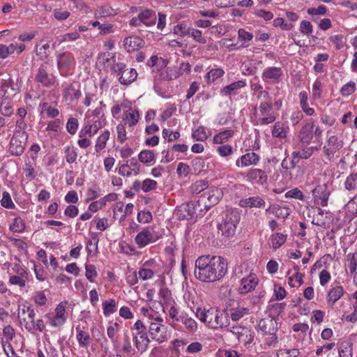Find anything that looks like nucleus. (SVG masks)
I'll return each mask as SVG.
<instances>
[{"label": "nucleus", "instance_id": "1", "mask_svg": "<svg viewBox=\"0 0 357 357\" xmlns=\"http://www.w3.org/2000/svg\"><path fill=\"white\" fill-rule=\"evenodd\" d=\"M194 275L202 282H215L227 272V261L220 256L203 255L195 261Z\"/></svg>", "mask_w": 357, "mask_h": 357}, {"label": "nucleus", "instance_id": "2", "mask_svg": "<svg viewBox=\"0 0 357 357\" xmlns=\"http://www.w3.org/2000/svg\"><path fill=\"white\" fill-rule=\"evenodd\" d=\"M196 317L208 327L213 329L224 328L229 325L228 315L214 307L202 309L198 307Z\"/></svg>", "mask_w": 357, "mask_h": 357}, {"label": "nucleus", "instance_id": "3", "mask_svg": "<svg viewBox=\"0 0 357 357\" xmlns=\"http://www.w3.org/2000/svg\"><path fill=\"white\" fill-rule=\"evenodd\" d=\"M322 130L319 126H315L314 122L306 123L301 128L299 133L300 141L303 144L310 143L321 144Z\"/></svg>", "mask_w": 357, "mask_h": 357}, {"label": "nucleus", "instance_id": "4", "mask_svg": "<svg viewBox=\"0 0 357 357\" xmlns=\"http://www.w3.org/2000/svg\"><path fill=\"white\" fill-rule=\"evenodd\" d=\"M239 220L240 216L238 213L234 211L226 213L218 225L219 231L226 237L232 236L235 234Z\"/></svg>", "mask_w": 357, "mask_h": 357}, {"label": "nucleus", "instance_id": "5", "mask_svg": "<svg viewBox=\"0 0 357 357\" xmlns=\"http://www.w3.org/2000/svg\"><path fill=\"white\" fill-rule=\"evenodd\" d=\"M27 134L25 131L15 132L10 142L9 150L12 155H21L24 151Z\"/></svg>", "mask_w": 357, "mask_h": 357}, {"label": "nucleus", "instance_id": "6", "mask_svg": "<svg viewBox=\"0 0 357 357\" xmlns=\"http://www.w3.org/2000/svg\"><path fill=\"white\" fill-rule=\"evenodd\" d=\"M272 110V102H261L259 107V117L257 120L258 123L260 125H268L275 121V116Z\"/></svg>", "mask_w": 357, "mask_h": 357}, {"label": "nucleus", "instance_id": "7", "mask_svg": "<svg viewBox=\"0 0 357 357\" xmlns=\"http://www.w3.org/2000/svg\"><path fill=\"white\" fill-rule=\"evenodd\" d=\"M222 195L220 189L216 188H211L202 195L200 199L198 201V204L202 202L206 208H209L219 202Z\"/></svg>", "mask_w": 357, "mask_h": 357}, {"label": "nucleus", "instance_id": "8", "mask_svg": "<svg viewBox=\"0 0 357 357\" xmlns=\"http://www.w3.org/2000/svg\"><path fill=\"white\" fill-rule=\"evenodd\" d=\"M48 71V66L46 63L40 65L35 78L36 82L46 88L52 87L56 82V77Z\"/></svg>", "mask_w": 357, "mask_h": 357}, {"label": "nucleus", "instance_id": "9", "mask_svg": "<svg viewBox=\"0 0 357 357\" xmlns=\"http://www.w3.org/2000/svg\"><path fill=\"white\" fill-rule=\"evenodd\" d=\"M149 331L151 338L159 343H162L167 339V328L160 323H151Z\"/></svg>", "mask_w": 357, "mask_h": 357}, {"label": "nucleus", "instance_id": "10", "mask_svg": "<svg viewBox=\"0 0 357 357\" xmlns=\"http://www.w3.org/2000/svg\"><path fill=\"white\" fill-rule=\"evenodd\" d=\"M246 178L252 183L264 185L267 182L268 174L261 169L251 168L248 171Z\"/></svg>", "mask_w": 357, "mask_h": 357}, {"label": "nucleus", "instance_id": "11", "mask_svg": "<svg viewBox=\"0 0 357 357\" xmlns=\"http://www.w3.org/2000/svg\"><path fill=\"white\" fill-rule=\"evenodd\" d=\"M283 75V70L280 67L271 66L265 68L262 73L261 77L265 82L272 83L278 82Z\"/></svg>", "mask_w": 357, "mask_h": 357}, {"label": "nucleus", "instance_id": "12", "mask_svg": "<svg viewBox=\"0 0 357 357\" xmlns=\"http://www.w3.org/2000/svg\"><path fill=\"white\" fill-rule=\"evenodd\" d=\"M151 230L149 227H147L135 236V241L139 248H144L149 243L155 241Z\"/></svg>", "mask_w": 357, "mask_h": 357}, {"label": "nucleus", "instance_id": "13", "mask_svg": "<svg viewBox=\"0 0 357 357\" xmlns=\"http://www.w3.org/2000/svg\"><path fill=\"white\" fill-rule=\"evenodd\" d=\"M258 284V278L254 274H250L241 280L238 291L241 294H245L255 289Z\"/></svg>", "mask_w": 357, "mask_h": 357}, {"label": "nucleus", "instance_id": "14", "mask_svg": "<svg viewBox=\"0 0 357 357\" xmlns=\"http://www.w3.org/2000/svg\"><path fill=\"white\" fill-rule=\"evenodd\" d=\"M56 60L59 70H68L75 63L74 56L68 52L58 54Z\"/></svg>", "mask_w": 357, "mask_h": 357}, {"label": "nucleus", "instance_id": "15", "mask_svg": "<svg viewBox=\"0 0 357 357\" xmlns=\"http://www.w3.org/2000/svg\"><path fill=\"white\" fill-rule=\"evenodd\" d=\"M66 308L62 303H59L55 309V315L50 319V324L53 327H59L66 321Z\"/></svg>", "mask_w": 357, "mask_h": 357}, {"label": "nucleus", "instance_id": "16", "mask_svg": "<svg viewBox=\"0 0 357 357\" xmlns=\"http://www.w3.org/2000/svg\"><path fill=\"white\" fill-rule=\"evenodd\" d=\"M144 45V40L138 36H129L123 40V46L128 52L137 51Z\"/></svg>", "mask_w": 357, "mask_h": 357}, {"label": "nucleus", "instance_id": "17", "mask_svg": "<svg viewBox=\"0 0 357 357\" xmlns=\"http://www.w3.org/2000/svg\"><path fill=\"white\" fill-rule=\"evenodd\" d=\"M259 161V156L255 152H249L241 155L236 161L238 167L256 165Z\"/></svg>", "mask_w": 357, "mask_h": 357}, {"label": "nucleus", "instance_id": "18", "mask_svg": "<svg viewBox=\"0 0 357 357\" xmlns=\"http://www.w3.org/2000/svg\"><path fill=\"white\" fill-rule=\"evenodd\" d=\"M238 206L243 208H264L266 202L264 199L259 196L250 197L239 200Z\"/></svg>", "mask_w": 357, "mask_h": 357}, {"label": "nucleus", "instance_id": "19", "mask_svg": "<svg viewBox=\"0 0 357 357\" xmlns=\"http://www.w3.org/2000/svg\"><path fill=\"white\" fill-rule=\"evenodd\" d=\"M343 146V142L339 140L336 135H333L329 137L327 141V144L324 147L325 153L330 156L333 155L335 152L339 151Z\"/></svg>", "mask_w": 357, "mask_h": 357}, {"label": "nucleus", "instance_id": "20", "mask_svg": "<svg viewBox=\"0 0 357 357\" xmlns=\"http://www.w3.org/2000/svg\"><path fill=\"white\" fill-rule=\"evenodd\" d=\"M139 119V112L132 107H130L123 113V122L125 126L128 125L129 127H133L137 124Z\"/></svg>", "mask_w": 357, "mask_h": 357}, {"label": "nucleus", "instance_id": "21", "mask_svg": "<svg viewBox=\"0 0 357 357\" xmlns=\"http://www.w3.org/2000/svg\"><path fill=\"white\" fill-rule=\"evenodd\" d=\"M276 324V321L272 317H267L259 321L258 327L264 334H272L277 330Z\"/></svg>", "mask_w": 357, "mask_h": 357}, {"label": "nucleus", "instance_id": "22", "mask_svg": "<svg viewBox=\"0 0 357 357\" xmlns=\"http://www.w3.org/2000/svg\"><path fill=\"white\" fill-rule=\"evenodd\" d=\"M134 340L136 348L142 353L146 350L150 342L146 333L143 332H137L134 337Z\"/></svg>", "mask_w": 357, "mask_h": 357}, {"label": "nucleus", "instance_id": "23", "mask_svg": "<svg viewBox=\"0 0 357 357\" xmlns=\"http://www.w3.org/2000/svg\"><path fill=\"white\" fill-rule=\"evenodd\" d=\"M142 24L151 26L155 24V12L153 10L145 9L138 14Z\"/></svg>", "mask_w": 357, "mask_h": 357}, {"label": "nucleus", "instance_id": "24", "mask_svg": "<svg viewBox=\"0 0 357 357\" xmlns=\"http://www.w3.org/2000/svg\"><path fill=\"white\" fill-rule=\"evenodd\" d=\"M246 86V82L244 80H239L231 83L221 89V94L223 96L235 95L236 91Z\"/></svg>", "mask_w": 357, "mask_h": 357}, {"label": "nucleus", "instance_id": "25", "mask_svg": "<svg viewBox=\"0 0 357 357\" xmlns=\"http://www.w3.org/2000/svg\"><path fill=\"white\" fill-rule=\"evenodd\" d=\"M137 75L135 69L128 68L123 75L119 77V81L121 84L128 86L136 80Z\"/></svg>", "mask_w": 357, "mask_h": 357}, {"label": "nucleus", "instance_id": "26", "mask_svg": "<svg viewBox=\"0 0 357 357\" xmlns=\"http://www.w3.org/2000/svg\"><path fill=\"white\" fill-rule=\"evenodd\" d=\"M36 312L35 310H29V314L26 317H21L19 315V320L22 324L24 325L26 330L29 332H32L34 330Z\"/></svg>", "mask_w": 357, "mask_h": 357}, {"label": "nucleus", "instance_id": "27", "mask_svg": "<svg viewBox=\"0 0 357 357\" xmlns=\"http://www.w3.org/2000/svg\"><path fill=\"white\" fill-rule=\"evenodd\" d=\"M344 294L343 287L337 286L332 288L328 293V303L333 305Z\"/></svg>", "mask_w": 357, "mask_h": 357}, {"label": "nucleus", "instance_id": "28", "mask_svg": "<svg viewBox=\"0 0 357 357\" xmlns=\"http://www.w3.org/2000/svg\"><path fill=\"white\" fill-rule=\"evenodd\" d=\"M80 96V91L76 89L73 84L66 88L63 92V97L66 100L73 101L78 100Z\"/></svg>", "mask_w": 357, "mask_h": 357}, {"label": "nucleus", "instance_id": "29", "mask_svg": "<svg viewBox=\"0 0 357 357\" xmlns=\"http://www.w3.org/2000/svg\"><path fill=\"white\" fill-rule=\"evenodd\" d=\"M153 262V260H149L144 263L142 267L138 272L139 278L142 280H146L153 278L154 272L149 268Z\"/></svg>", "mask_w": 357, "mask_h": 357}, {"label": "nucleus", "instance_id": "30", "mask_svg": "<svg viewBox=\"0 0 357 357\" xmlns=\"http://www.w3.org/2000/svg\"><path fill=\"white\" fill-rule=\"evenodd\" d=\"M77 330V335L76 338L79 343V347H88L90 344L91 337L89 333L85 331L80 330L79 327L76 328Z\"/></svg>", "mask_w": 357, "mask_h": 357}, {"label": "nucleus", "instance_id": "31", "mask_svg": "<svg viewBox=\"0 0 357 357\" xmlns=\"http://www.w3.org/2000/svg\"><path fill=\"white\" fill-rule=\"evenodd\" d=\"M287 236L282 233H276L271 236V247L274 250H277L287 241Z\"/></svg>", "mask_w": 357, "mask_h": 357}, {"label": "nucleus", "instance_id": "32", "mask_svg": "<svg viewBox=\"0 0 357 357\" xmlns=\"http://www.w3.org/2000/svg\"><path fill=\"white\" fill-rule=\"evenodd\" d=\"M114 196V194H109L107 196L100 199L99 200L92 202L89 205V209L93 212L98 211V210L101 209L103 206H105L107 202L110 200L111 197H113Z\"/></svg>", "mask_w": 357, "mask_h": 357}, {"label": "nucleus", "instance_id": "33", "mask_svg": "<svg viewBox=\"0 0 357 357\" xmlns=\"http://www.w3.org/2000/svg\"><path fill=\"white\" fill-rule=\"evenodd\" d=\"M271 213L278 218H287L291 213V210L287 206H280L279 205L273 206L271 208Z\"/></svg>", "mask_w": 357, "mask_h": 357}, {"label": "nucleus", "instance_id": "34", "mask_svg": "<svg viewBox=\"0 0 357 357\" xmlns=\"http://www.w3.org/2000/svg\"><path fill=\"white\" fill-rule=\"evenodd\" d=\"M272 135L274 137L285 138L287 137V128L284 124L280 121L276 122L273 126Z\"/></svg>", "mask_w": 357, "mask_h": 357}, {"label": "nucleus", "instance_id": "35", "mask_svg": "<svg viewBox=\"0 0 357 357\" xmlns=\"http://www.w3.org/2000/svg\"><path fill=\"white\" fill-rule=\"evenodd\" d=\"M249 313L247 307H238L230 310V318L234 321H237Z\"/></svg>", "mask_w": 357, "mask_h": 357}, {"label": "nucleus", "instance_id": "36", "mask_svg": "<svg viewBox=\"0 0 357 357\" xmlns=\"http://www.w3.org/2000/svg\"><path fill=\"white\" fill-rule=\"evenodd\" d=\"M232 130H226L222 131L213 137V142L214 144H222L234 135Z\"/></svg>", "mask_w": 357, "mask_h": 357}, {"label": "nucleus", "instance_id": "37", "mask_svg": "<svg viewBox=\"0 0 357 357\" xmlns=\"http://www.w3.org/2000/svg\"><path fill=\"white\" fill-rule=\"evenodd\" d=\"M227 328V331L231 333L234 335L238 342L242 340V337L244 335L245 332L246 331V328L241 326L234 325L231 327L229 326L228 327H225Z\"/></svg>", "mask_w": 357, "mask_h": 357}, {"label": "nucleus", "instance_id": "38", "mask_svg": "<svg viewBox=\"0 0 357 357\" xmlns=\"http://www.w3.org/2000/svg\"><path fill=\"white\" fill-rule=\"evenodd\" d=\"M109 131L105 130L102 135H100L98 137L95 146V149L96 152H100L105 147L107 142L109 138Z\"/></svg>", "mask_w": 357, "mask_h": 357}, {"label": "nucleus", "instance_id": "39", "mask_svg": "<svg viewBox=\"0 0 357 357\" xmlns=\"http://www.w3.org/2000/svg\"><path fill=\"white\" fill-rule=\"evenodd\" d=\"M64 153L66 162L69 164L73 163L76 161L77 158V152L75 147L73 146H67L64 149Z\"/></svg>", "mask_w": 357, "mask_h": 357}, {"label": "nucleus", "instance_id": "40", "mask_svg": "<svg viewBox=\"0 0 357 357\" xmlns=\"http://www.w3.org/2000/svg\"><path fill=\"white\" fill-rule=\"evenodd\" d=\"M352 344L350 342H342L339 348L340 357H352Z\"/></svg>", "mask_w": 357, "mask_h": 357}, {"label": "nucleus", "instance_id": "41", "mask_svg": "<svg viewBox=\"0 0 357 357\" xmlns=\"http://www.w3.org/2000/svg\"><path fill=\"white\" fill-rule=\"evenodd\" d=\"M139 160L142 163H148L155 160V155L153 151L143 150L138 155Z\"/></svg>", "mask_w": 357, "mask_h": 357}, {"label": "nucleus", "instance_id": "42", "mask_svg": "<svg viewBox=\"0 0 357 357\" xmlns=\"http://www.w3.org/2000/svg\"><path fill=\"white\" fill-rule=\"evenodd\" d=\"M224 73V70L221 68L212 69L206 73L205 79L207 81V82H213L218 78L223 76Z\"/></svg>", "mask_w": 357, "mask_h": 357}, {"label": "nucleus", "instance_id": "43", "mask_svg": "<svg viewBox=\"0 0 357 357\" xmlns=\"http://www.w3.org/2000/svg\"><path fill=\"white\" fill-rule=\"evenodd\" d=\"M25 229V223L21 218H14L12 224L10 225V229L12 231L21 233L23 232Z\"/></svg>", "mask_w": 357, "mask_h": 357}, {"label": "nucleus", "instance_id": "44", "mask_svg": "<svg viewBox=\"0 0 357 357\" xmlns=\"http://www.w3.org/2000/svg\"><path fill=\"white\" fill-rule=\"evenodd\" d=\"M322 83L317 79L312 88V98L314 100L320 99L322 97Z\"/></svg>", "mask_w": 357, "mask_h": 357}, {"label": "nucleus", "instance_id": "45", "mask_svg": "<svg viewBox=\"0 0 357 357\" xmlns=\"http://www.w3.org/2000/svg\"><path fill=\"white\" fill-rule=\"evenodd\" d=\"M104 314L107 317L116 311V302L114 299H110L102 303Z\"/></svg>", "mask_w": 357, "mask_h": 357}, {"label": "nucleus", "instance_id": "46", "mask_svg": "<svg viewBox=\"0 0 357 357\" xmlns=\"http://www.w3.org/2000/svg\"><path fill=\"white\" fill-rule=\"evenodd\" d=\"M231 39L229 38H224L221 41H220V44L226 47L229 51L232 50H238L241 48L246 47L248 46V45H245L244 43H242L241 45H238L237 43H231Z\"/></svg>", "mask_w": 357, "mask_h": 357}, {"label": "nucleus", "instance_id": "47", "mask_svg": "<svg viewBox=\"0 0 357 357\" xmlns=\"http://www.w3.org/2000/svg\"><path fill=\"white\" fill-rule=\"evenodd\" d=\"M180 321H182L189 333H193L197 330V324L195 319L182 317Z\"/></svg>", "mask_w": 357, "mask_h": 357}, {"label": "nucleus", "instance_id": "48", "mask_svg": "<svg viewBox=\"0 0 357 357\" xmlns=\"http://www.w3.org/2000/svg\"><path fill=\"white\" fill-rule=\"evenodd\" d=\"M344 187L347 190L357 189V173L351 174L344 182Z\"/></svg>", "mask_w": 357, "mask_h": 357}, {"label": "nucleus", "instance_id": "49", "mask_svg": "<svg viewBox=\"0 0 357 357\" xmlns=\"http://www.w3.org/2000/svg\"><path fill=\"white\" fill-rule=\"evenodd\" d=\"M41 112H45L48 117L50 118H55L59 115V110L50 105L48 102H43L41 105Z\"/></svg>", "mask_w": 357, "mask_h": 357}, {"label": "nucleus", "instance_id": "50", "mask_svg": "<svg viewBox=\"0 0 357 357\" xmlns=\"http://www.w3.org/2000/svg\"><path fill=\"white\" fill-rule=\"evenodd\" d=\"M192 137L197 141L203 142L208 137V135L205 127L199 126L197 129L192 132Z\"/></svg>", "mask_w": 357, "mask_h": 357}, {"label": "nucleus", "instance_id": "51", "mask_svg": "<svg viewBox=\"0 0 357 357\" xmlns=\"http://www.w3.org/2000/svg\"><path fill=\"white\" fill-rule=\"evenodd\" d=\"M190 29L191 28L188 27L186 24L180 23L174 27V33L177 36L184 37L189 36Z\"/></svg>", "mask_w": 357, "mask_h": 357}, {"label": "nucleus", "instance_id": "52", "mask_svg": "<svg viewBox=\"0 0 357 357\" xmlns=\"http://www.w3.org/2000/svg\"><path fill=\"white\" fill-rule=\"evenodd\" d=\"M347 259L351 273H355L357 268V252L349 253Z\"/></svg>", "mask_w": 357, "mask_h": 357}, {"label": "nucleus", "instance_id": "53", "mask_svg": "<svg viewBox=\"0 0 357 357\" xmlns=\"http://www.w3.org/2000/svg\"><path fill=\"white\" fill-rule=\"evenodd\" d=\"M356 91V83L350 81L345 84L340 89V93L342 96L346 97L354 93Z\"/></svg>", "mask_w": 357, "mask_h": 357}, {"label": "nucleus", "instance_id": "54", "mask_svg": "<svg viewBox=\"0 0 357 357\" xmlns=\"http://www.w3.org/2000/svg\"><path fill=\"white\" fill-rule=\"evenodd\" d=\"M113 14V9L108 6H104L98 8L94 13L96 18L110 16Z\"/></svg>", "mask_w": 357, "mask_h": 357}, {"label": "nucleus", "instance_id": "55", "mask_svg": "<svg viewBox=\"0 0 357 357\" xmlns=\"http://www.w3.org/2000/svg\"><path fill=\"white\" fill-rule=\"evenodd\" d=\"M157 182L154 180L146 178L142 183V190L144 192H148L156 188Z\"/></svg>", "mask_w": 357, "mask_h": 357}, {"label": "nucleus", "instance_id": "56", "mask_svg": "<svg viewBox=\"0 0 357 357\" xmlns=\"http://www.w3.org/2000/svg\"><path fill=\"white\" fill-rule=\"evenodd\" d=\"M2 206L6 208H14L15 204L11 199V197L8 192H3L2 199L1 200Z\"/></svg>", "mask_w": 357, "mask_h": 357}, {"label": "nucleus", "instance_id": "57", "mask_svg": "<svg viewBox=\"0 0 357 357\" xmlns=\"http://www.w3.org/2000/svg\"><path fill=\"white\" fill-rule=\"evenodd\" d=\"M299 31L304 35H310L312 33L313 26L310 21L303 20L300 23Z\"/></svg>", "mask_w": 357, "mask_h": 357}, {"label": "nucleus", "instance_id": "58", "mask_svg": "<svg viewBox=\"0 0 357 357\" xmlns=\"http://www.w3.org/2000/svg\"><path fill=\"white\" fill-rule=\"evenodd\" d=\"M328 197H329V192H326V191L322 192L320 195H314V202L317 204L324 207L328 205Z\"/></svg>", "mask_w": 357, "mask_h": 357}, {"label": "nucleus", "instance_id": "59", "mask_svg": "<svg viewBox=\"0 0 357 357\" xmlns=\"http://www.w3.org/2000/svg\"><path fill=\"white\" fill-rule=\"evenodd\" d=\"M189 36L199 43L205 44L206 43V39L202 36V31L199 29H190Z\"/></svg>", "mask_w": 357, "mask_h": 357}, {"label": "nucleus", "instance_id": "60", "mask_svg": "<svg viewBox=\"0 0 357 357\" xmlns=\"http://www.w3.org/2000/svg\"><path fill=\"white\" fill-rule=\"evenodd\" d=\"M78 120L75 118H70L66 124L67 131L70 135H75L78 128Z\"/></svg>", "mask_w": 357, "mask_h": 357}, {"label": "nucleus", "instance_id": "61", "mask_svg": "<svg viewBox=\"0 0 357 357\" xmlns=\"http://www.w3.org/2000/svg\"><path fill=\"white\" fill-rule=\"evenodd\" d=\"M308 15H324L327 13V8L323 5L319 6L317 8H310L307 10Z\"/></svg>", "mask_w": 357, "mask_h": 357}, {"label": "nucleus", "instance_id": "62", "mask_svg": "<svg viewBox=\"0 0 357 357\" xmlns=\"http://www.w3.org/2000/svg\"><path fill=\"white\" fill-rule=\"evenodd\" d=\"M298 162L293 158L291 159L289 158L288 156L285 157L283 160L282 161V167L286 170L294 169Z\"/></svg>", "mask_w": 357, "mask_h": 357}, {"label": "nucleus", "instance_id": "63", "mask_svg": "<svg viewBox=\"0 0 357 357\" xmlns=\"http://www.w3.org/2000/svg\"><path fill=\"white\" fill-rule=\"evenodd\" d=\"M285 197L287 198H294L299 200H303L305 198L303 192L297 188L287 192L285 194Z\"/></svg>", "mask_w": 357, "mask_h": 357}, {"label": "nucleus", "instance_id": "64", "mask_svg": "<svg viewBox=\"0 0 357 357\" xmlns=\"http://www.w3.org/2000/svg\"><path fill=\"white\" fill-rule=\"evenodd\" d=\"M162 137L167 139L168 142H172L180 137V133L178 131L173 132L168 129H163Z\"/></svg>", "mask_w": 357, "mask_h": 357}]
</instances>
